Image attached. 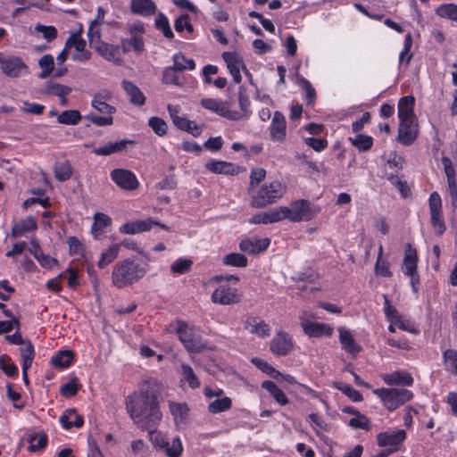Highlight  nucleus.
Wrapping results in <instances>:
<instances>
[{
    "instance_id": "obj_55",
    "label": "nucleus",
    "mask_w": 457,
    "mask_h": 457,
    "mask_svg": "<svg viewBox=\"0 0 457 457\" xmlns=\"http://www.w3.org/2000/svg\"><path fill=\"white\" fill-rule=\"evenodd\" d=\"M349 426L354 428H361L367 431L371 429L370 420L361 413H358V415L351 419L349 420Z\"/></svg>"
},
{
    "instance_id": "obj_33",
    "label": "nucleus",
    "mask_w": 457,
    "mask_h": 457,
    "mask_svg": "<svg viewBox=\"0 0 457 457\" xmlns=\"http://www.w3.org/2000/svg\"><path fill=\"white\" fill-rule=\"evenodd\" d=\"M37 227V226L35 219L31 216H29L12 226V235L14 237H17L26 232L35 230Z\"/></svg>"
},
{
    "instance_id": "obj_30",
    "label": "nucleus",
    "mask_w": 457,
    "mask_h": 457,
    "mask_svg": "<svg viewBox=\"0 0 457 457\" xmlns=\"http://www.w3.org/2000/svg\"><path fill=\"white\" fill-rule=\"evenodd\" d=\"M131 11L136 14L149 16L155 12L156 5L153 0H132Z\"/></svg>"
},
{
    "instance_id": "obj_35",
    "label": "nucleus",
    "mask_w": 457,
    "mask_h": 457,
    "mask_svg": "<svg viewBox=\"0 0 457 457\" xmlns=\"http://www.w3.org/2000/svg\"><path fill=\"white\" fill-rule=\"evenodd\" d=\"M55 179L63 182L69 180L72 176V168L69 161L56 162L54 166Z\"/></svg>"
},
{
    "instance_id": "obj_23",
    "label": "nucleus",
    "mask_w": 457,
    "mask_h": 457,
    "mask_svg": "<svg viewBox=\"0 0 457 457\" xmlns=\"http://www.w3.org/2000/svg\"><path fill=\"white\" fill-rule=\"evenodd\" d=\"M245 328L261 337H269L270 332V326L264 320L256 317H248L245 323Z\"/></svg>"
},
{
    "instance_id": "obj_16",
    "label": "nucleus",
    "mask_w": 457,
    "mask_h": 457,
    "mask_svg": "<svg viewBox=\"0 0 457 457\" xmlns=\"http://www.w3.org/2000/svg\"><path fill=\"white\" fill-rule=\"evenodd\" d=\"M134 144V141L129 139H121L117 142H107L102 146L93 148L92 153L96 155L107 156L112 154L122 153L127 149L128 145Z\"/></svg>"
},
{
    "instance_id": "obj_17",
    "label": "nucleus",
    "mask_w": 457,
    "mask_h": 457,
    "mask_svg": "<svg viewBox=\"0 0 457 457\" xmlns=\"http://www.w3.org/2000/svg\"><path fill=\"white\" fill-rule=\"evenodd\" d=\"M417 125L412 120L401 121L398 129V141L404 145H410L417 137Z\"/></svg>"
},
{
    "instance_id": "obj_64",
    "label": "nucleus",
    "mask_w": 457,
    "mask_h": 457,
    "mask_svg": "<svg viewBox=\"0 0 457 457\" xmlns=\"http://www.w3.org/2000/svg\"><path fill=\"white\" fill-rule=\"evenodd\" d=\"M78 390L79 385L77 384V378H73L68 383L61 386L60 393L64 397H71L77 394Z\"/></svg>"
},
{
    "instance_id": "obj_38",
    "label": "nucleus",
    "mask_w": 457,
    "mask_h": 457,
    "mask_svg": "<svg viewBox=\"0 0 457 457\" xmlns=\"http://www.w3.org/2000/svg\"><path fill=\"white\" fill-rule=\"evenodd\" d=\"M222 263L226 266L237 267V268H245L248 264L247 258L238 253H230L226 254L222 258Z\"/></svg>"
},
{
    "instance_id": "obj_14",
    "label": "nucleus",
    "mask_w": 457,
    "mask_h": 457,
    "mask_svg": "<svg viewBox=\"0 0 457 457\" xmlns=\"http://www.w3.org/2000/svg\"><path fill=\"white\" fill-rule=\"evenodd\" d=\"M287 122L285 116L278 111L275 112L270 126V136L273 141L281 142L286 137Z\"/></svg>"
},
{
    "instance_id": "obj_40",
    "label": "nucleus",
    "mask_w": 457,
    "mask_h": 457,
    "mask_svg": "<svg viewBox=\"0 0 457 457\" xmlns=\"http://www.w3.org/2000/svg\"><path fill=\"white\" fill-rule=\"evenodd\" d=\"M169 409L175 420V422L184 421L188 412L187 403L169 402Z\"/></svg>"
},
{
    "instance_id": "obj_45",
    "label": "nucleus",
    "mask_w": 457,
    "mask_h": 457,
    "mask_svg": "<svg viewBox=\"0 0 457 457\" xmlns=\"http://www.w3.org/2000/svg\"><path fill=\"white\" fill-rule=\"evenodd\" d=\"M21 356L22 366L25 369H29L35 357L34 347L29 341L25 342L21 347Z\"/></svg>"
},
{
    "instance_id": "obj_36",
    "label": "nucleus",
    "mask_w": 457,
    "mask_h": 457,
    "mask_svg": "<svg viewBox=\"0 0 457 457\" xmlns=\"http://www.w3.org/2000/svg\"><path fill=\"white\" fill-rule=\"evenodd\" d=\"M442 358L445 370L457 376V351L455 349H446L443 352Z\"/></svg>"
},
{
    "instance_id": "obj_9",
    "label": "nucleus",
    "mask_w": 457,
    "mask_h": 457,
    "mask_svg": "<svg viewBox=\"0 0 457 457\" xmlns=\"http://www.w3.org/2000/svg\"><path fill=\"white\" fill-rule=\"evenodd\" d=\"M201 104L204 108L210 110L220 117L226 118L230 120H238L241 119L239 112L230 111L228 104L219 99L214 98H203Z\"/></svg>"
},
{
    "instance_id": "obj_59",
    "label": "nucleus",
    "mask_w": 457,
    "mask_h": 457,
    "mask_svg": "<svg viewBox=\"0 0 457 457\" xmlns=\"http://www.w3.org/2000/svg\"><path fill=\"white\" fill-rule=\"evenodd\" d=\"M336 387L342 393H344L345 395H347L353 402H360L362 400L361 394L349 385L337 383Z\"/></svg>"
},
{
    "instance_id": "obj_39",
    "label": "nucleus",
    "mask_w": 457,
    "mask_h": 457,
    "mask_svg": "<svg viewBox=\"0 0 457 457\" xmlns=\"http://www.w3.org/2000/svg\"><path fill=\"white\" fill-rule=\"evenodd\" d=\"M181 374L182 379L187 383L189 387L195 389L200 386V381L190 365L182 363Z\"/></svg>"
},
{
    "instance_id": "obj_57",
    "label": "nucleus",
    "mask_w": 457,
    "mask_h": 457,
    "mask_svg": "<svg viewBox=\"0 0 457 457\" xmlns=\"http://www.w3.org/2000/svg\"><path fill=\"white\" fill-rule=\"evenodd\" d=\"M252 362L259 368L263 372L269 374L273 378H277L278 376H281V373L276 370L270 364H269L266 361L261 358H253Z\"/></svg>"
},
{
    "instance_id": "obj_54",
    "label": "nucleus",
    "mask_w": 457,
    "mask_h": 457,
    "mask_svg": "<svg viewBox=\"0 0 457 457\" xmlns=\"http://www.w3.org/2000/svg\"><path fill=\"white\" fill-rule=\"evenodd\" d=\"M382 253L383 246L382 245H380L378 250V256L375 266L376 273L382 277H390L392 273L389 270L388 263L385 261H382Z\"/></svg>"
},
{
    "instance_id": "obj_51",
    "label": "nucleus",
    "mask_w": 457,
    "mask_h": 457,
    "mask_svg": "<svg viewBox=\"0 0 457 457\" xmlns=\"http://www.w3.org/2000/svg\"><path fill=\"white\" fill-rule=\"evenodd\" d=\"M193 265V262L190 259L180 258L175 261L170 265V270L177 274L187 273Z\"/></svg>"
},
{
    "instance_id": "obj_19",
    "label": "nucleus",
    "mask_w": 457,
    "mask_h": 457,
    "mask_svg": "<svg viewBox=\"0 0 457 457\" xmlns=\"http://www.w3.org/2000/svg\"><path fill=\"white\" fill-rule=\"evenodd\" d=\"M270 245V239L246 238L239 243V249L248 254L259 253L265 251Z\"/></svg>"
},
{
    "instance_id": "obj_58",
    "label": "nucleus",
    "mask_w": 457,
    "mask_h": 457,
    "mask_svg": "<svg viewBox=\"0 0 457 457\" xmlns=\"http://www.w3.org/2000/svg\"><path fill=\"white\" fill-rule=\"evenodd\" d=\"M148 125L158 136H163L167 133L168 126L166 122L159 117L150 118Z\"/></svg>"
},
{
    "instance_id": "obj_5",
    "label": "nucleus",
    "mask_w": 457,
    "mask_h": 457,
    "mask_svg": "<svg viewBox=\"0 0 457 457\" xmlns=\"http://www.w3.org/2000/svg\"><path fill=\"white\" fill-rule=\"evenodd\" d=\"M89 46L105 60L115 64H120L122 59L120 54V46L105 43L101 39V31L87 30Z\"/></svg>"
},
{
    "instance_id": "obj_27",
    "label": "nucleus",
    "mask_w": 457,
    "mask_h": 457,
    "mask_svg": "<svg viewBox=\"0 0 457 457\" xmlns=\"http://www.w3.org/2000/svg\"><path fill=\"white\" fill-rule=\"evenodd\" d=\"M122 87L133 104L141 106L145 104V97L137 85L130 81L123 80Z\"/></svg>"
},
{
    "instance_id": "obj_6",
    "label": "nucleus",
    "mask_w": 457,
    "mask_h": 457,
    "mask_svg": "<svg viewBox=\"0 0 457 457\" xmlns=\"http://www.w3.org/2000/svg\"><path fill=\"white\" fill-rule=\"evenodd\" d=\"M373 393L381 399L389 411L397 409L413 397L412 392L404 388H378Z\"/></svg>"
},
{
    "instance_id": "obj_24",
    "label": "nucleus",
    "mask_w": 457,
    "mask_h": 457,
    "mask_svg": "<svg viewBox=\"0 0 457 457\" xmlns=\"http://www.w3.org/2000/svg\"><path fill=\"white\" fill-rule=\"evenodd\" d=\"M383 380L389 386H411L413 384V378L410 373L406 371H395L389 374H385Z\"/></svg>"
},
{
    "instance_id": "obj_63",
    "label": "nucleus",
    "mask_w": 457,
    "mask_h": 457,
    "mask_svg": "<svg viewBox=\"0 0 457 457\" xmlns=\"http://www.w3.org/2000/svg\"><path fill=\"white\" fill-rule=\"evenodd\" d=\"M441 162L444 166V171L446 177L447 183L456 181L455 170L453 168L452 160L449 157L443 156Z\"/></svg>"
},
{
    "instance_id": "obj_44",
    "label": "nucleus",
    "mask_w": 457,
    "mask_h": 457,
    "mask_svg": "<svg viewBox=\"0 0 457 457\" xmlns=\"http://www.w3.org/2000/svg\"><path fill=\"white\" fill-rule=\"evenodd\" d=\"M238 104H239V107L241 109V112H239V114L241 115V118L248 117L251 113V111H250L251 104H250V100H249V96L247 94V90L243 86L239 87Z\"/></svg>"
},
{
    "instance_id": "obj_49",
    "label": "nucleus",
    "mask_w": 457,
    "mask_h": 457,
    "mask_svg": "<svg viewBox=\"0 0 457 457\" xmlns=\"http://www.w3.org/2000/svg\"><path fill=\"white\" fill-rule=\"evenodd\" d=\"M436 14L457 22V5L453 4H442L436 8Z\"/></svg>"
},
{
    "instance_id": "obj_47",
    "label": "nucleus",
    "mask_w": 457,
    "mask_h": 457,
    "mask_svg": "<svg viewBox=\"0 0 457 457\" xmlns=\"http://www.w3.org/2000/svg\"><path fill=\"white\" fill-rule=\"evenodd\" d=\"M155 26L158 29L162 30L163 36L169 39L173 38L174 34L170 29L168 18L162 12H159L155 17Z\"/></svg>"
},
{
    "instance_id": "obj_43",
    "label": "nucleus",
    "mask_w": 457,
    "mask_h": 457,
    "mask_svg": "<svg viewBox=\"0 0 457 457\" xmlns=\"http://www.w3.org/2000/svg\"><path fill=\"white\" fill-rule=\"evenodd\" d=\"M38 65L42 69L41 72L38 74V77L40 79H46L49 77L54 68V61L53 55H43L38 61Z\"/></svg>"
},
{
    "instance_id": "obj_21",
    "label": "nucleus",
    "mask_w": 457,
    "mask_h": 457,
    "mask_svg": "<svg viewBox=\"0 0 457 457\" xmlns=\"http://www.w3.org/2000/svg\"><path fill=\"white\" fill-rule=\"evenodd\" d=\"M338 332L342 348L353 356L357 355L361 352V347L356 344L351 331L345 328H339Z\"/></svg>"
},
{
    "instance_id": "obj_11",
    "label": "nucleus",
    "mask_w": 457,
    "mask_h": 457,
    "mask_svg": "<svg viewBox=\"0 0 457 457\" xmlns=\"http://www.w3.org/2000/svg\"><path fill=\"white\" fill-rule=\"evenodd\" d=\"M241 295L237 289L227 285L218 287L212 295V301L221 305H229L239 303Z\"/></svg>"
},
{
    "instance_id": "obj_53",
    "label": "nucleus",
    "mask_w": 457,
    "mask_h": 457,
    "mask_svg": "<svg viewBox=\"0 0 457 457\" xmlns=\"http://www.w3.org/2000/svg\"><path fill=\"white\" fill-rule=\"evenodd\" d=\"M0 369L8 377H13L18 374L17 366L13 362H12L11 358L5 354H4L0 357Z\"/></svg>"
},
{
    "instance_id": "obj_29",
    "label": "nucleus",
    "mask_w": 457,
    "mask_h": 457,
    "mask_svg": "<svg viewBox=\"0 0 457 457\" xmlns=\"http://www.w3.org/2000/svg\"><path fill=\"white\" fill-rule=\"evenodd\" d=\"M60 422L65 429L72 427L80 428L83 426V418L74 409L67 410L60 418Z\"/></svg>"
},
{
    "instance_id": "obj_20",
    "label": "nucleus",
    "mask_w": 457,
    "mask_h": 457,
    "mask_svg": "<svg viewBox=\"0 0 457 457\" xmlns=\"http://www.w3.org/2000/svg\"><path fill=\"white\" fill-rule=\"evenodd\" d=\"M283 210L281 206L272 208L265 212H259L253 216L249 220L252 224H269L275 223L283 220Z\"/></svg>"
},
{
    "instance_id": "obj_32",
    "label": "nucleus",
    "mask_w": 457,
    "mask_h": 457,
    "mask_svg": "<svg viewBox=\"0 0 457 457\" xmlns=\"http://www.w3.org/2000/svg\"><path fill=\"white\" fill-rule=\"evenodd\" d=\"M27 441L29 443V452H38L46 446L48 437L44 432H31L27 435Z\"/></svg>"
},
{
    "instance_id": "obj_13",
    "label": "nucleus",
    "mask_w": 457,
    "mask_h": 457,
    "mask_svg": "<svg viewBox=\"0 0 457 457\" xmlns=\"http://www.w3.org/2000/svg\"><path fill=\"white\" fill-rule=\"evenodd\" d=\"M291 337L284 332H278L270 343V351L277 355H287L293 348Z\"/></svg>"
},
{
    "instance_id": "obj_1",
    "label": "nucleus",
    "mask_w": 457,
    "mask_h": 457,
    "mask_svg": "<svg viewBox=\"0 0 457 457\" xmlns=\"http://www.w3.org/2000/svg\"><path fill=\"white\" fill-rule=\"evenodd\" d=\"M162 384L156 379L144 380L138 390L125 398V408L133 423L141 430L146 431L150 440L155 434L162 419L160 410L159 396Z\"/></svg>"
},
{
    "instance_id": "obj_62",
    "label": "nucleus",
    "mask_w": 457,
    "mask_h": 457,
    "mask_svg": "<svg viewBox=\"0 0 457 457\" xmlns=\"http://www.w3.org/2000/svg\"><path fill=\"white\" fill-rule=\"evenodd\" d=\"M431 224L438 235L445 231V224L442 217V211L430 212Z\"/></svg>"
},
{
    "instance_id": "obj_31",
    "label": "nucleus",
    "mask_w": 457,
    "mask_h": 457,
    "mask_svg": "<svg viewBox=\"0 0 457 457\" xmlns=\"http://www.w3.org/2000/svg\"><path fill=\"white\" fill-rule=\"evenodd\" d=\"M403 272L404 275H411L417 272V253L411 248V244L406 245Z\"/></svg>"
},
{
    "instance_id": "obj_52",
    "label": "nucleus",
    "mask_w": 457,
    "mask_h": 457,
    "mask_svg": "<svg viewBox=\"0 0 457 457\" xmlns=\"http://www.w3.org/2000/svg\"><path fill=\"white\" fill-rule=\"evenodd\" d=\"M32 244L34 246V251H31V253L43 267L51 268L53 264L56 263L55 259L44 254L40 251L39 246L37 243L32 242Z\"/></svg>"
},
{
    "instance_id": "obj_56",
    "label": "nucleus",
    "mask_w": 457,
    "mask_h": 457,
    "mask_svg": "<svg viewBox=\"0 0 457 457\" xmlns=\"http://www.w3.org/2000/svg\"><path fill=\"white\" fill-rule=\"evenodd\" d=\"M266 170L262 168H255L251 170L250 173V184L248 191L252 192L254 187L265 179Z\"/></svg>"
},
{
    "instance_id": "obj_10",
    "label": "nucleus",
    "mask_w": 457,
    "mask_h": 457,
    "mask_svg": "<svg viewBox=\"0 0 457 457\" xmlns=\"http://www.w3.org/2000/svg\"><path fill=\"white\" fill-rule=\"evenodd\" d=\"M111 179L121 189L132 191L138 187L136 175L129 170L115 169L111 171Z\"/></svg>"
},
{
    "instance_id": "obj_34",
    "label": "nucleus",
    "mask_w": 457,
    "mask_h": 457,
    "mask_svg": "<svg viewBox=\"0 0 457 457\" xmlns=\"http://www.w3.org/2000/svg\"><path fill=\"white\" fill-rule=\"evenodd\" d=\"M262 387L267 390L270 395L276 400L280 405H286L288 403V398L285 393L270 380H265L262 383Z\"/></svg>"
},
{
    "instance_id": "obj_61",
    "label": "nucleus",
    "mask_w": 457,
    "mask_h": 457,
    "mask_svg": "<svg viewBox=\"0 0 457 457\" xmlns=\"http://www.w3.org/2000/svg\"><path fill=\"white\" fill-rule=\"evenodd\" d=\"M164 446L166 447V453L169 457H179L183 451L182 443L178 436L173 438L170 445L167 443Z\"/></svg>"
},
{
    "instance_id": "obj_28",
    "label": "nucleus",
    "mask_w": 457,
    "mask_h": 457,
    "mask_svg": "<svg viewBox=\"0 0 457 457\" xmlns=\"http://www.w3.org/2000/svg\"><path fill=\"white\" fill-rule=\"evenodd\" d=\"M414 97L407 96L400 99L398 103V117L401 121L411 120L413 115Z\"/></svg>"
},
{
    "instance_id": "obj_22",
    "label": "nucleus",
    "mask_w": 457,
    "mask_h": 457,
    "mask_svg": "<svg viewBox=\"0 0 457 457\" xmlns=\"http://www.w3.org/2000/svg\"><path fill=\"white\" fill-rule=\"evenodd\" d=\"M204 166L209 171L215 174L235 175L239 170V167L225 161L211 160Z\"/></svg>"
},
{
    "instance_id": "obj_8",
    "label": "nucleus",
    "mask_w": 457,
    "mask_h": 457,
    "mask_svg": "<svg viewBox=\"0 0 457 457\" xmlns=\"http://www.w3.org/2000/svg\"><path fill=\"white\" fill-rule=\"evenodd\" d=\"M186 61V57L181 54H176L173 56V66L167 67L164 69L162 73V83L170 85H180L179 77L178 71H183L185 70L192 71L195 67L194 60L187 61V65H184L182 62Z\"/></svg>"
},
{
    "instance_id": "obj_37",
    "label": "nucleus",
    "mask_w": 457,
    "mask_h": 457,
    "mask_svg": "<svg viewBox=\"0 0 457 457\" xmlns=\"http://www.w3.org/2000/svg\"><path fill=\"white\" fill-rule=\"evenodd\" d=\"M120 245H112L108 249L101 253L97 266L104 269L112 263L117 257L120 252Z\"/></svg>"
},
{
    "instance_id": "obj_48",
    "label": "nucleus",
    "mask_w": 457,
    "mask_h": 457,
    "mask_svg": "<svg viewBox=\"0 0 457 457\" xmlns=\"http://www.w3.org/2000/svg\"><path fill=\"white\" fill-rule=\"evenodd\" d=\"M350 140L353 145L361 152L370 149L373 145L372 137L363 134H358L353 138H350Z\"/></svg>"
},
{
    "instance_id": "obj_42",
    "label": "nucleus",
    "mask_w": 457,
    "mask_h": 457,
    "mask_svg": "<svg viewBox=\"0 0 457 457\" xmlns=\"http://www.w3.org/2000/svg\"><path fill=\"white\" fill-rule=\"evenodd\" d=\"M81 114L77 110H67L58 115L57 120L61 124L76 125L81 120Z\"/></svg>"
},
{
    "instance_id": "obj_60",
    "label": "nucleus",
    "mask_w": 457,
    "mask_h": 457,
    "mask_svg": "<svg viewBox=\"0 0 457 457\" xmlns=\"http://www.w3.org/2000/svg\"><path fill=\"white\" fill-rule=\"evenodd\" d=\"M87 120L99 127L110 126L113 123L112 116H98L94 113H88L84 117Z\"/></svg>"
},
{
    "instance_id": "obj_4",
    "label": "nucleus",
    "mask_w": 457,
    "mask_h": 457,
    "mask_svg": "<svg viewBox=\"0 0 457 457\" xmlns=\"http://www.w3.org/2000/svg\"><path fill=\"white\" fill-rule=\"evenodd\" d=\"M285 191V187L277 180L270 182L269 185H264L253 195L251 206L259 209L271 204L281 198Z\"/></svg>"
},
{
    "instance_id": "obj_2",
    "label": "nucleus",
    "mask_w": 457,
    "mask_h": 457,
    "mask_svg": "<svg viewBox=\"0 0 457 457\" xmlns=\"http://www.w3.org/2000/svg\"><path fill=\"white\" fill-rule=\"evenodd\" d=\"M148 270V264H139L132 258L120 260L112 268V283L118 288L129 287L144 278Z\"/></svg>"
},
{
    "instance_id": "obj_46",
    "label": "nucleus",
    "mask_w": 457,
    "mask_h": 457,
    "mask_svg": "<svg viewBox=\"0 0 457 457\" xmlns=\"http://www.w3.org/2000/svg\"><path fill=\"white\" fill-rule=\"evenodd\" d=\"M104 98V97L101 95L95 96L91 102V105L99 112L112 116L116 112V109L105 103Z\"/></svg>"
},
{
    "instance_id": "obj_41",
    "label": "nucleus",
    "mask_w": 457,
    "mask_h": 457,
    "mask_svg": "<svg viewBox=\"0 0 457 457\" xmlns=\"http://www.w3.org/2000/svg\"><path fill=\"white\" fill-rule=\"evenodd\" d=\"M73 353L70 350L61 351L52 357V363L58 368L68 367L73 360Z\"/></svg>"
},
{
    "instance_id": "obj_50",
    "label": "nucleus",
    "mask_w": 457,
    "mask_h": 457,
    "mask_svg": "<svg viewBox=\"0 0 457 457\" xmlns=\"http://www.w3.org/2000/svg\"><path fill=\"white\" fill-rule=\"evenodd\" d=\"M231 404V399L229 397L216 399L209 404L208 411L211 413H220L230 409Z\"/></svg>"
},
{
    "instance_id": "obj_7",
    "label": "nucleus",
    "mask_w": 457,
    "mask_h": 457,
    "mask_svg": "<svg viewBox=\"0 0 457 457\" xmlns=\"http://www.w3.org/2000/svg\"><path fill=\"white\" fill-rule=\"evenodd\" d=\"M177 333L179 340L189 353H199L205 348L203 337L194 328H190L187 323L180 321L178 324Z\"/></svg>"
},
{
    "instance_id": "obj_3",
    "label": "nucleus",
    "mask_w": 457,
    "mask_h": 457,
    "mask_svg": "<svg viewBox=\"0 0 457 457\" xmlns=\"http://www.w3.org/2000/svg\"><path fill=\"white\" fill-rule=\"evenodd\" d=\"M283 220L293 222L311 220L317 213V208L308 200L299 199L292 202L289 206H281Z\"/></svg>"
},
{
    "instance_id": "obj_15",
    "label": "nucleus",
    "mask_w": 457,
    "mask_h": 457,
    "mask_svg": "<svg viewBox=\"0 0 457 457\" xmlns=\"http://www.w3.org/2000/svg\"><path fill=\"white\" fill-rule=\"evenodd\" d=\"M301 325L303 332L310 337H331L333 334V328L328 324L309 322L302 319Z\"/></svg>"
},
{
    "instance_id": "obj_26",
    "label": "nucleus",
    "mask_w": 457,
    "mask_h": 457,
    "mask_svg": "<svg viewBox=\"0 0 457 457\" xmlns=\"http://www.w3.org/2000/svg\"><path fill=\"white\" fill-rule=\"evenodd\" d=\"M111 224L112 219L108 215L103 212H96L94 215L91 233L96 238H99L104 233V229L110 227Z\"/></svg>"
},
{
    "instance_id": "obj_12",
    "label": "nucleus",
    "mask_w": 457,
    "mask_h": 457,
    "mask_svg": "<svg viewBox=\"0 0 457 457\" xmlns=\"http://www.w3.org/2000/svg\"><path fill=\"white\" fill-rule=\"evenodd\" d=\"M1 71L9 78L14 79L21 76L22 72H27L28 67L22 59L19 56H4L0 64Z\"/></svg>"
},
{
    "instance_id": "obj_25",
    "label": "nucleus",
    "mask_w": 457,
    "mask_h": 457,
    "mask_svg": "<svg viewBox=\"0 0 457 457\" xmlns=\"http://www.w3.org/2000/svg\"><path fill=\"white\" fill-rule=\"evenodd\" d=\"M120 47L123 54H128L133 51L136 54H140L145 51V42L142 37L129 36V37L121 38Z\"/></svg>"
},
{
    "instance_id": "obj_18",
    "label": "nucleus",
    "mask_w": 457,
    "mask_h": 457,
    "mask_svg": "<svg viewBox=\"0 0 457 457\" xmlns=\"http://www.w3.org/2000/svg\"><path fill=\"white\" fill-rule=\"evenodd\" d=\"M406 437V432L403 429L391 430L379 433L377 436L379 446H396L400 445Z\"/></svg>"
}]
</instances>
